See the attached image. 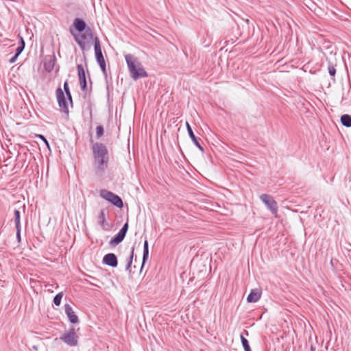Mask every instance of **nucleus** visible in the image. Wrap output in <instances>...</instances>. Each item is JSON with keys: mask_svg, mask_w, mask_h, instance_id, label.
Returning <instances> with one entry per match:
<instances>
[{"mask_svg": "<svg viewBox=\"0 0 351 351\" xmlns=\"http://www.w3.org/2000/svg\"><path fill=\"white\" fill-rule=\"evenodd\" d=\"M95 168L101 171H104L107 167L109 160L108 149L103 143H95L92 147Z\"/></svg>", "mask_w": 351, "mask_h": 351, "instance_id": "nucleus-1", "label": "nucleus"}, {"mask_svg": "<svg viewBox=\"0 0 351 351\" xmlns=\"http://www.w3.org/2000/svg\"><path fill=\"white\" fill-rule=\"evenodd\" d=\"M125 59L130 71V76L136 80L139 78L147 77V73L145 71L141 62L132 54H126Z\"/></svg>", "mask_w": 351, "mask_h": 351, "instance_id": "nucleus-2", "label": "nucleus"}, {"mask_svg": "<svg viewBox=\"0 0 351 351\" xmlns=\"http://www.w3.org/2000/svg\"><path fill=\"white\" fill-rule=\"evenodd\" d=\"M99 195L101 197L110 202L117 208H121L123 206V203L121 198L111 191H109L106 189H101L99 191Z\"/></svg>", "mask_w": 351, "mask_h": 351, "instance_id": "nucleus-3", "label": "nucleus"}, {"mask_svg": "<svg viewBox=\"0 0 351 351\" xmlns=\"http://www.w3.org/2000/svg\"><path fill=\"white\" fill-rule=\"evenodd\" d=\"M88 38L93 40L95 38L93 37V32L90 27H87V29L84 31V33H82L79 36L75 37V42L77 43L82 51L88 50L90 48V45L86 42Z\"/></svg>", "mask_w": 351, "mask_h": 351, "instance_id": "nucleus-4", "label": "nucleus"}, {"mask_svg": "<svg viewBox=\"0 0 351 351\" xmlns=\"http://www.w3.org/2000/svg\"><path fill=\"white\" fill-rule=\"evenodd\" d=\"M260 199L266 206L267 208L269 210L275 217H277L278 204L273 197L268 194H262L260 196Z\"/></svg>", "mask_w": 351, "mask_h": 351, "instance_id": "nucleus-5", "label": "nucleus"}, {"mask_svg": "<svg viewBox=\"0 0 351 351\" xmlns=\"http://www.w3.org/2000/svg\"><path fill=\"white\" fill-rule=\"evenodd\" d=\"M60 339L71 347L76 346L78 343V337L73 327L70 328L68 332L62 335Z\"/></svg>", "mask_w": 351, "mask_h": 351, "instance_id": "nucleus-6", "label": "nucleus"}, {"mask_svg": "<svg viewBox=\"0 0 351 351\" xmlns=\"http://www.w3.org/2000/svg\"><path fill=\"white\" fill-rule=\"evenodd\" d=\"M128 230V223L126 222L123 224L119 232L110 239L109 244L112 246H115L123 241Z\"/></svg>", "mask_w": 351, "mask_h": 351, "instance_id": "nucleus-7", "label": "nucleus"}, {"mask_svg": "<svg viewBox=\"0 0 351 351\" xmlns=\"http://www.w3.org/2000/svg\"><path fill=\"white\" fill-rule=\"evenodd\" d=\"M56 97L58 102V105L61 108L62 111L68 114L69 108L66 101V98L61 88H58L56 90Z\"/></svg>", "mask_w": 351, "mask_h": 351, "instance_id": "nucleus-8", "label": "nucleus"}, {"mask_svg": "<svg viewBox=\"0 0 351 351\" xmlns=\"http://www.w3.org/2000/svg\"><path fill=\"white\" fill-rule=\"evenodd\" d=\"M94 49H95V58L97 63H103L105 62L102 51L100 41L98 37H95L94 38Z\"/></svg>", "mask_w": 351, "mask_h": 351, "instance_id": "nucleus-9", "label": "nucleus"}, {"mask_svg": "<svg viewBox=\"0 0 351 351\" xmlns=\"http://www.w3.org/2000/svg\"><path fill=\"white\" fill-rule=\"evenodd\" d=\"M64 312L69 322L72 324H77L79 322L78 317L75 315L73 308L69 304H64Z\"/></svg>", "mask_w": 351, "mask_h": 351, "instance_id": "nucleus-10", "label": "nucleus"}, {"mask_svg": "<svg viewBox=\"0 0 351 351\" xmlns=\"http://www.w3.org/2000/svg\"><path fill=\"white\" fill-rule=\"evenodd\" d=\"M103 263L112 267H116L118 265L117 257L113 253H108L104 256Z\"/></svg>", "mask_w": 351, "mask_h": 351, "instance_id": "nucleus-11", "label": "nucleus"}, {"mask_svg": "<svg viewBox=\"0 0 351 351\" xmlns=\"http://www.w3.org/2000/svg\"><path fill=\"white\" fill-rule=\"evenodd\" d=\"M77 72H78L80 87H81V89L83 91H84L86 90V86H87L85 71H84V67L82 64H78L77 66Z\"/></svg>", "mask_w": 351, "mask_h": 351, "instance_id": "nucleus-12", "label": "nucleus"}, {"mask_svg": "<svg viewBox=\"0 0 351 351\" xmlns=\"http://www.w3.org/2000/svg\"><path fill=\"white\" fill-rule=\"evenodd\" d=\"M186 130H187V132H188V134H189V136H190L191 139L192 140V141L193 142V143L201 150V151H204V148L203 147L200 145V143H199L197 138H196L195 135L193 133V131L190 125V124L186 122Z\"/></svg>", "mask_w": 351, "mask_h": 351, "instance_id": "nucleus-13", "label": "nucleus"}, {"mask_svg": "<svg viewBox=\"0 0 351 351\" xmlns=\"http://www.w3.org/2000/svg\"><path fill=\"white\" fill-rule=\"evenodd\" d=\"M261 296V292L258 289H252L247 297V302H256Z\"/></svg>", "mask_w": 351, "mask_h": 351, "instance_id": "nucleus-14", "label": "nucleus"}, {"mask_svg": "<svg viewBox=\"0 0 351 351\" xmlns=\"http://www.w3.org/2000/svg\"><path fill=\"white\" fill-rule=\"evenodd\" d=\"M73 25L76 30L80 33L87 29L86 24L84 21L79 18H77L74 20Z\"/></svg>", "mask_w": 351, "mask_h": 351, "instance_id": "nucleus-15", "label": "nucleus"}, {"mask_svg": "<svg viewBox=\"0 0 351 351\" xmlns=\"http://www.w3.org/2000/svg\"><path fill=\"white\" fill-rule=\"evenodd\" d=\"M341 124L347 128L351 127V115L345 114L341 117Z\"/></svg>", "mask_w": 351, "mask_h": 351, "instance_id": "nucleus-16", "label": "nucleus"}, {"mask_svg": "<svg viewBox=\"0 0 351 351\" xmlns=\"http://www.w3.org/2000/svg\"><path fill=\"white\" fill-rule=\"evenodd\" d=\"M134 247H132V250H131L130 255L128 258V263H127V265L125 267V270L128 271L130 272L131 271L130 268H131V265H132V260H133V257H134Z\"/></svg>", "mask_w": 351, "mask_h": 351, "instance_id": "nucleus-17", "label": "nucleus"}, {"mask_svg": "<svg viewBox=\"0 0 351 351\" xmlns=\"http://www.w3.org/2000/svg\"><path fill=\"white\" fill-rule=\"evenodd\" d=\"M25 41L22 37L20 36V45L16 49L15 55L16 56H19L22 51H23L25 48Z\"/></svg>", "mask_w": 351, "mask_h": 351, "instance_id": "nucleus-18", "label": "nucleus"}, {"mask_svg": "<svg viewBox=\"0 0 351 351\" xmlns=\"http://www.w3.org/2000/svg\"><path fill=\"white\" fill-rule=\"evenodd\" d=\"M14 213L16 228H21V213L19 210H15Z\"/></svg>", "mask_w": 351, "mask_h": 351, "instance_id": "nucleus-19", "label": "nucleus"}, {"mask_svg": "<svg viewBox=\"0 0 351 351\" xmlns=\"http://www.w3.org/2000/svg\"><path fill=\"white\" fill-rule=\"evenodd\" d=\"M241 341L245 351H252L247 339L244 337L243 334L241 335Z\"/></svg>", "mask_w": 351, "mask_h": 351, "instance_id": "nucleus-20", "label": "nucleus"}, {"mask_svg": "<svg viewBox=\"0 0 351 351\" xmlns=\"http://www.w3.org/2000/svg\"><path fill=\"white\" fill-rule=\"evenodd\" d=\"M63 297L62 292L58 293L53 298V302L56 306H60L61 303L62 298Z\"/></svg>", "mask_w": 351, "mask_h": 351, "instance_id": "nucleus-21", "label": "nucleus"}, {"mask_svg": "<svg viewBox=\"0 0 351 351\" xmlns=\"http://www.w3.org/2000/svg\"><path fill=\"white\" fill-rule=\"evenodd\" d=\"M85 276H86V278L84 279L85 282H86L87 283H88L91 285L98 287L97 285H95V283L90 281V279H92L93 280L97 282V281H99V280L97 278H96L95 277H93L92 276L88 275V274H86Z\"/></svg>", "mask_w": 351, "mask_h": 351, "instance_id": "nucleus-22", "label": "nucleus"}, {"mask_svg": "<svg viewBox=\"0 0 351 351\" xmlns=\"http://www.w3.org/2000/svg\"><path fill=\"white\" fill-rule=\"evenodd\" d=\"M149 256V249H143V263L141 266V269L143 268L145 261L147 260Z\"/></svg>", "mask_w": 351, "mask_h": 351, "instance_id": "nucleus-23", "label": "nucleus"}, {"mask_svg": "<svg viewBox=\"0 0 351 351\" xmlns=\"http://www.w3.org/2000/svg\"><path fill=\"white\" fill-rule=\"evenodd\" d=\"M96 134L97 138H100L104 134V128L101 125H98L96 128Z\"/></svg>", "mask_w": 351, "mask_h": 351, "instance_id": "nucleus-24", "label": "nucleus"}, {"mask_svg": "<svg viewBox=\"0 0 351 351\" xmlns=\"http://www.w3.org/2000/svg\"><path fill=\"white\" fill-rule=\"evenodd\" d=\"M328 73L329 74L331 75V76H335V73H336V69L334 67V66L332 65V64L330 63L328 64Z\"/></svg>", "mask_w": 351, "mask_h": 351, "instance_id": "nucleus-25", "label": "nucleus"}, {"mask_svg": "<svg viewBox=\"0 0 351 351\" xmlns=\"http://www.w3.org/2000/svg\"><path fill=\"white\" fill-rule=\"evenodd\" d=\"M102 71V73H104V75H107V71H106V62H103V63H99L98 64Z\"/></svg>", "mask_w": 351, "mask_h": 351, "instance_id": "nucleus-26", "label": "nucleus"}, {"mask_svg": "<svg viewBox=\"0 0 351 351\" xmlns=\"http://www.w3.org/2000/svg\"><path fill=\"white\" fill-rule=\"evenodd\" d=\"M99 218V219H100V222H101V223H104V221H105V213H104V210H101L100 211Z\"/></svg>", "mask_w": 351, "mask_h": 351, "instance_id": "nucleus-27", "label": "nucleus"}, {"mask_svg": "<svg viewBox=\"0 0 351 351\" xmlns=\"http://www.w3.org/2000/svg\"><path fill=\"white\" fill-rule=\"evenodd\" d=\"M38 137L41 139L45 143V145L47 146V147H49V144L47 140V138L42 134H38Z\"/></svg>", "mask_w": 351, "mask_h": 351, "instance_id": "nucleus-28", "label": "nucleus"}, {"mask_svg": "<svg viewBox=\"0 0 351 351\" xmlns=\"http://www.w3.org/2000/svg\"><path fill=\"white\" fill-rule=\"evenodd\" d=\"M16 239H17L18 242H21V228H16Z\"/></svg>", "mask_w": 351, "mask_h": 351, "instance_id": "nucleus-29", "label": "nucleus"}, {"mask_svg": "<svg viewBox=\"0 0 351 351\" xmlns=\"http://www.w3.org/2000/svg\"><path fill=\"white\" fill-rule=\"evenodd\" d=\"M64 90L65 91V93H69L70 92V90H69V84H68V82H65L64 83Z\"/></svg>", "mask_w": 351, "mask_h": 351, "instance_id": "nucleus-30", "label": "nucleus"}, {"mask_svg": "<svg viewBox=\"0 0 351 351\" xmlns=\"http://www.w3.org/2000/svg\"><path fill=\"white\" fill-rule=\"evenodd\" d=\"M18 56H16V55H14L12 58L10 59L9 62L10 63H14L16 62V59H17Z\"/></svg>", "mask_w": 351, "mask_h": 351, "instance_id": "nucleus-31", "label": "nucleus"}, {"mask_svg": "<svg viewBox=\"0 0 351 351\" xmlns=\"http://www.w3.org/2000/svg\"><path fill=\"white\" fill-rule=\"evenodd\" d=\"M145 248H146V249H149V245H148V241H147V240H145V241H144V243H143V249H145Z\"/></svg>", "mask_w": 351, "mask_h": 351, "instance_id": "nucleus-32", "label": "nucleus"}, {"mask_svg": "<svg viewBox=\"0 0 351 351\" xmlns=\"http://www.w3.org/2000/svg\"><path fill=\"white\" fill-rule=\"evenodd\" d=\"M66 95L68 99L70 100L71 103H72V97H71V92L66 93Z\"/></svg>", "mask_w": 351, "mask_h": 351, "instance_id": "nucleus-33", "label": "nucleus"}]
</instances>
